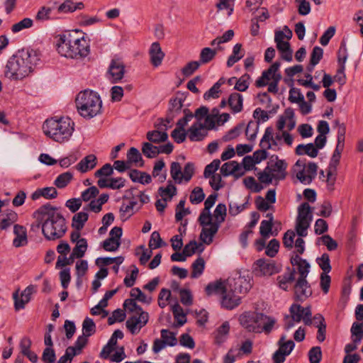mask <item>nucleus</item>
<instances>
[{
	"label": "nucleus",
	"mask_w": 363,
	"mask_h": 363,
	"mask_svg": "<svg viewBox=\"0 0 363 363\" xmlns=\"http://www.w3.org/2000/svg\"><path fill=\"white\" fill-rule=\"evenodd\" d=\"M58 208L50 203L40 206L33 213L38 220L37 228H42V233L48 240H55L64 236L67 232L66 220Z\"/></svg>",
	"instance_id": "1"
},
{
	"label": "nucleus",
	"mask_w": 363,
	"mask_h": 363,
	"mask_svg": "<svg viewBox=\"0 0 363 363\" xmlns=\"http://www.w3.org/2000/svg\"><path fill=\"white\" fill-rule=\"evenodd\" d=\"M39 50L23 48L18 50L8 60L5 68V76L11 79L20 80L28 76L40 60Z\"/></svg>",
	"instance_id": "2"
},
{
	"label": "nucleus",
	"mask_w": 363,
	"mask_h": 363,
	"mask_svg": "<svg viewBox=\"0 0 363 363\" xmlns=\"http://www.w3.org/2000/svg\"><path fill=\"white\" fill-rule=\"evenodd\" d=\"M77 32L68 33L60 36L57 44V50L62 56L77 59L84 57L89 54V45L84 38H79Z\"/></svg>",
	"instance_id": "3"
},
{
	"label": "nucleus",
	"mask_w": 363,
	"mask_h": 363,
	"mask_svg": "<svg viewBox=\"0 0 363 363\" xmlns=\"http://www.w3.org/2000/svg\"><path fill=\"white\" fill-rule=\"evenodd\" d=\"M74 125V122L69 118H52L44 122L43 130L45 135L54 141L63 143L68 140L72 135Z\"/></svg>",
	"instance_id": "4"
},
{
	"label": "nucleus",
	"mask_w": 363,
	"mask_h": 363,
	"mask_svg": "<svg viewBox=\"0 0 363 363\" xmlns=\"http://www.w3.org/2000/svg\"><path fill=\"white\" fill-rule=\"evenodd\" d=\"M76 106L80 116L91 118L101 112L102 101L99 95L91 90L80 91L75 100Z\"/></svg>",
	"instance_id": "5"
},
{
	"label": "nucleus",
	"mask_w": 363,
	"mask_h": 363,
	"mask_svg": "<svg viewBox=\"0 0 363 363\" xmlns=\"http://www.w3.org/2000/svg\"><path fill=\"white\" fill-rule=\"evenodd\" d=\"M243 279L239 278L238 280L234 281L233 288L232 284H230L229 289H225L223 294L221 306L222 307L232 310L238 306L241 303V296L240 294H245L247 292L250 288L248 283L245 284V286L242 285Z\"/></svg>",
	"instance_id": "6"
},
{
	"label": "nucleus",
	"mask_w": 363,
	"mask_h": 363,
	"mask_svg": "<svg viewBox=\"0 0 363 363\" xmlns=\"http://www.w3.org/2000/svg\"><path fill=\"white\" fill-rule=\"evenodd\" d=\"M294 168H298L296 172V178L304 184H309L316 177L318 165L313 162H309L307 165L306 160L299 159L296 161Z\"/></svg>",
	"instance_id": "7"
},
{
	"label": "nucleus",
	"mask_w": 363,
	"mask_h": 363,
	"mask_svg": "<svg viewBox=\"0 0 363 363\" xmlns=\"http://www.w3.org/2000/svg\"><path fill=\"white\" fill-rule=\"evenodd\" d=\"M281 270V265L270 259H259L253 265V272L257 277L272 276Z\"/></svg>",
	"instance_id": "8"
},
{
	"label": "nucleus",
	"mask_w": 363,
	"mask_h": 363,
	"mask_svg": "<svg viewBox=\"0 0 363 363\" xmlns=\"http://www.w3.org/2000/svg\"><path fill=\"white\" fill-rule=\"evenodd\" d=\"M279 349L274 353L272 359L274 362H284L286 357L289 355L295 347L293 340L286 341V335H283L278 341Z\"/></svg>",
	"instance_id": "9"
},
{
	"label": "nucleus",
	"mask_w": 363,
	"mask_h": 363,
	"mask_svg": "<svg viewBox=\"0 0 363 363\" xmlns=\"http://www.w3.org/2000/svg\"><path fill=\"white\" fill-rule=\"evenodd\" d=\"M289 312L291 316L296 323H299L303 320L304 323L307 325L312 324V313L310 306L304 308L299 304L293 303L289 308Z\"/></svg>",
	"instance_id": "10"
},
{
	"label": "nucleus",
	"mask_w": 363,
	"mask_h": 363,
	"mask_svg": "<svg viewBox=\"0 0 363 363\" xmlns=\"http://www.w3.org/2000/svg\"><path fill=\"white\" fill-rule=\"evenodd\" d=\"M148 320V313L143 311L130 317L127 320L125 325L130 333L135 335L147 323Z\"/></svg>",
	"instance_id": "11"
},
{
	"label": "nucleus",
	"mask_w": 363,
	"mask_h": 363,
	"mask_svg": "<svg viewBox=\"0 0 363 363\" xmlns=\"http://www.w3.org/2000/svg\"><path fill=\"white\" fill-rule=\"evenodd\" d=\"M36 291L35 285L30 284L21 293L19 297V289H17L13 294L14 300V308L16 311H19L25 308L26 304L31 299V295Z\"/></svg>",
	"instance_id": "12"
},
{
	"label": "nucleus",
	"mask_w": 363,
	"mask_h": 363,
	"mask_svg": "<svg viewBox=\"0 0 363 363\" xmlns=\"http://www.w3.org/2000/svg\"><path fill=\"white\" fill-rule=\"evenodd\" d=\"M125 74V65L119 59H113L108 67L107 75L112 84L120 82Z\"/></svg>",
	"instance_id": "13"
},
{
	"label": "nucleus",
	"mask_w": 363,
	"mask_h": 363,
	"mask_svg": "<svg viewBox=\"0 0 363 363\" xmlns=\"http://www.w3.org/2000/svg\"><path fill=\"white\" fill-rule=\"evenodd\" d=\"M282 139V133H276L274 135V130L272 127H267L265 130L264 135L262 136L259 146L264 147L269 149H273L274 150H279V147H278V142Z\"/></svg>",
	"instance_id": "14"
},
{
	"label": "nucleus",
	"mask_w": 363,
	"mask_h": 363,
	"mask_svg": "<svg viewBox=\"0 0 363 363\" xmlns=\"http://www.w3.org/2000/svg\"><path fill=\"white\" fill-rule=\"evenodd\" d=\"M289 101L291 103L299 104L300 111L303 115H307L311 112V104L304 100V96L299 89L295 87L290 89Z\"/></svg>",
	"instance_id": "15"
},
{
	"label": "nucleus",
	"mask_w": 363,
	"mask_h": 363,
	"mask_svg": "<svg viewBox=\"0 0 363 363\" xmlns=\"http://www.w3.org/2000/svg\"><path fill=\"white\" fill-rule=\"evenodd\" d=\"M312 294L311 286L306 278H298L294 285V295L297 301H303Z\"/></svg>",
	"instance_id": "16"
},
{
	"label": "nucleus",
	"mask_w": 363,
	"mask_h": 363,
	"mask_svg": "<svg viewBox=\"0 0 363 363\" xmlns=\"http://www.w3.org/2000/svg\"><path fill=\"white\" fill-rule=\"evenodd\" d=\"M163 119H161V123L157 125V128H162L164 126V130L160 131L158 130L148 131L147 133V139L152 143H160L165 142L168 139V134L166 132L167 130V125L164 123Z\"/></svg>",
	"instance_id": "17"
},
{
	"label": "nucleus",
	"mask_w": 363,
	"mask_h": 363,
	"mask_svg": "<svg viewBox=\"0 0 363 363\" xmlns=\"http://www.w3.org/2000/svg\"><path fill=\"white\" fill-rule=\"evenodd\" d=\"M184 99L182 98H172L169 101V107L168 108L165 122L170 123L174 118L177 116L182 111Z\"/></svg>",
	"instance_id": "18"
},
{
	"label": "nucleus",
	"mask_w": 363,
	"mask_h": 363,
	"mask_svg": "<svg viewBox=\"0 0 363 363\" xmlns=\"http://www.w3.org/2000/svg\"><path fill=\"white\" fill-rule=\"evenodd\" d=\"M274 160H276L275 163L271 164L272 173H274L276 180H283L286 175V169L287 164L284 160H279L277 155H272L270 158V162H274Z\"/></svg>",
	"instance_id": "19"
},
{
	"label": "nucleus",
	"mask_w": 363,
	"mask_h": 363,
	"mask_svg": "<svg viewBox=\"0 0 363 363\" xmlns=\"http://www.w3.org/2000/svg\"><path fill=\"white\" fill-rule=\"evenodd\" d=\"M280 65V62H275L269 67V68L263 71L262 76L256 80L255 86L257 87H263L267 86L269 83V81L272 79V74L279 71Z\"/></svg>",
	"instance_id": "20"
},
{
	"label": "nucleus",
	"mask_w": 363,
	"mask_h": 363,
	"mask_svg": "<svg viewBox=\"0 0 363 363\" xmlns=\"http://www.w3.org/2000/svg\"><path fill=\"white\" fill-rule=\"evenodd\" d=\"M203 124L194 123L188 130V136L191 141H201L207 135Z\"/></svg>",
	"instance_id": "21"
},
{
	"label": "nucleus",
	"mask_w": 363,
	"mask_h": 363,
	"mask_svg": "<svg viewBox=\"0 0 363 363\" xmlns=\"http://www.w3.org/2000/svg\"><path fill=\"white\" fill-rule=\"evenodd\" d=\"M15 238L13 240V245L16 247L25 246L28 244V236L26 228L21 225L16 224L13 226Z\"/></svg>",
	"instance_id": "22"
},
{
	"label": "nucleus",
	"mask_w": 363,
	"mask_h": 363,
	"mask_svg": "<svg viewBox=\"0 0 363 363\" xmlns=\"http://www.w3.org/2000/svg\"><path fill=\"white\" fill-rule=\"evenodd\" d=\"M291 264L293 266H296L299 273L298 278H306L310 269V264L304 259L298 255H293L291 257Z\"/></svg>",
	"instance_id": "23"
},
{
	"label": "nucleus",
	"mask_w": 363,
	"mask_h": 363,
	"mask_svg": "<svg viewBox=\"0 0 363 363\" xmlns=\"http://www.w3.org/2000/svg\"><path fill=\"white\" fill-rule=\"evenodd\" d=\"M149 54L150 56V62L154 67H158L161 65L164 57V53L162 52L159 43L155 42L152 43Z\"/></svg>",
	"instance_id": "24"
},
{
	"label": "nucleus",
	"mask_w": 363,
	"mask_h": 363,
	"mask_svg": "<svg viewBox=\"0 0 363 363\" xmlns=\"http://www.w3.org/2000/svg\"><path fill=\"white\" fill-rule=\"evenodd\" d=\"M218 228L219 223L217 222H213V223L209 225V228H207L206 226L203 227L200 234L201 240L206 245H210L213 242V236L218 232Z\"/></svg>",
	"instance_id": "25"
},
{
	"label": "nucleus",
	"mask_w": 363,
	"mask_h": 363,
	"mask_svg": "<svg viewBox=\"0 0 363 363\" xmlns=\"http://www.w3.org/2000/svg\"><path fill=\"white\" fill-rule=\"evenodd\" d=\"M97 164V159L94 155H89L84 157L76 166L79 172L84 173L94 169Z\"/></svg>",
	"instance_id": "26"
},
{
	"label": "nucleus",
	"mask_w": 363,
	"mask_h": 363,
	"mask_svg": "<svg viewBox=\"0 0 363 363\" xmlns=\"http://www.w3.org/2000/svg\"><path fill=\"white\" fill-rule=\"evenodd\" d=\"M295 269H292L284 273L283 275L278 276L277 280L279 287L284 291H287L289 285L295 279Z\"/></svg>",
	"instance_id": "27"
},
{
	"label": "nucleus",
	"mask_w": 363,
	"mask_h": 363,
	"mask_svg": "<svg viewBox=\"0 0 363 363\" xmlns=\"http://www.w3.org/2000/svg\"><path fill=\"white\" fill-rule=\"evenodd\" d=\"M295 153L297 155H307L314 158L318 156V150L315 147L314 144L311 143L306 145L300 144L296 147Z\"/></svg>",
	"instance_id": "28"
},
{
	"label": "nucleus",
	"mask_w": 363,
	"mask_h": 363,
	"mask_svg": "<svg viewBox=\"0 0 363 363\" xmlns=\"http://www.w3.org/2000/svg\"><path fill=\"white\" fill-rule=\"evenodd\" d=\"M239 320L240 324L249 332L256 331L255 324L259 323L257 320V315L254 317L249 313H245L240 316Z\"/></svg>",
	"instance_id": "29"
},
{
	"label": "nucleus",
	"mask_w": 363,
	"mask_h": 363,
	"mask_svg": "<svg viewBox=\"0 0 363 363\" xmlns=\"http://www.w3.org/2000/svg\"><path fill=\"white\" fill-rule=\"evenodd\" d=\"M242 95L237 92L232 93L228 101L229 106L235 113H239L242 110Z\"/></svg>",
	"instance_id": "30"
},
{
	"label": "nucleus",
	"mask_w": 363,
	"mask_h": 363,
	"mask_svg": "<svg viewBox=\"0 0 363 363\" xmlns=\"http://www.w3.org/2000/svg\"><path fill=\"white\" fill-rule=\"evenodd\" d=\"M225 287L221 280H217L214 282L209 283L205 289L206 294L208 296L216 294H222L225 291Z\"/></svg>",
	"instance_id": "31"
},
{
	"label": "nucleus",
	"mask_w": 363,
	"mask_h": 363,
	"mask_svg": "<svg viewBox=\"0 0 363 363\" xmlns=\"http://www.w3.org/2000/svg\"><path fill=\"white\" fill-rule=\"evenodd\" d=\"M87 211L79 212L74 215L72 220V227L77 230H81L85 223L88 220L89 215L86 213Z\"/></svg>",
	"instance_id": "32"
},
{
	"label": "nucleus",
	"mask_w": 363,
	"mask_h": 363,
	"mask_svg": "<svg viewBox=\"0 0 363 363\" xmlns=\"http://www.w3.org/2000/svg\"><path fill=\"white\" fill-rule=\"evenodd\" d=\"M88 248V243L86 238H81L76 243L75 247L72 250L71 253V258H82L84 256V254Z\"/></svg>",
	"instance_id": "33"
},
{
	"label": "nucleus",
	"mask_w": 363,
	"mask_h": 363,
	"mask_svg": "<svg viewBox=\"0 0 363 363\" xmlns=\"http://www.w3.org/2000/svg\"><path fill=\"white\" fill-rule=\"evenodd\" d=\"M257 320L259 321V323H264L262 330L267 334H269L272 331L276 323L274 318L267 316L263 313L257 314Z\"/></svg>",
	"instance_id": "34"
},
{
	"label": "nucleus",
	"mask_w": 363,
	"mask_h": 363,
	"mask_svg": "<svg viewBox=\"0 0 363 363\" xmlns=\"http://www.w3.org/2000/svg\"><path fill=\"white\" fill-rule=\"evenodd\" d=\"M241 169L240 164L236 161L224 163L220 168V173L224 177L233 174Z\"/></svg>",
	"instance_id": "35"
},
{
	"label": "nucleus",
	"mask_w": 363,
	"mask_h": 363,
	"mask_svg": "<svg viewBox=\"0 0 363 363\" xmlns=\"http://www.w3.org/2000/svg\"><path fill=\"white\" fill-rule=\"evenodd\" d=\"M205 269V261L201 257H199L191 264V274L192 279L199 278Z\"/></svg>",
	"instance_id": "36"
},
{
	"label": "nucleus",
	"mask_w": 363,
	"mask_h": 363,
	"mask_svg": "<svg viewBox=\"0 0 363 363\" xmlns=\"http://www.w3.org/2000/svg\"><path fill=\"white\" fill-rule=\"evenodd\" d=\"M127 162L131 166V164H138L140 162L139 167H143L144 165V161L143 160L142 155L139 150L135 147H130L127 153Z\"/></svg>",
	"instance_id": "37"
},
{
	"label": "nucleus",
	"mask_w": 363,
	"mask_h": 363,
	"mask_svg": "<svg viewBox=\"0 0 363 363\" xmlns=\"http://www.w3.org/2000/svg\"><path fill=\"white\" fill-rule=\"evenodd\" d=\"M315 319H319V323L316 325V328H318L316 339L318 342H323L325 340L326 334V323L325 318L321 314L317 313Z\"/></svg>",
	"instance_id": "38"
},
{
	"label": "nucleus",
	"mask_w": 363,
	"mask_h": 363,
	"mask_svg": "<svg viewBox=\"0 0 363 363\" xmlns=\"http://www.w3.org/2000/svg\"><path fill=\"white\" fill-rule=\"evenodd\" d=\"M216 54V49L204 48L201 50L199 62H201V65L207 64L214 59Z\"/></svg>",
	"instance_id": "39"
},
{
	"label": "nucleus",
	"mask_w": 363,
	"mask_h": 363,
	"mask_svg": "<svg viewBox=\"0 0 363 363\" xmlns=\"http://www.w3.org/2000/svg\"><path fill=\"white\" fill-rule=\"evenodd\" d=\"M230 331V325L228 322H224L216 331L215 341L217 344L220 345L225 342L226 336Z\"/></svg>",
	"instance_id": "40"
},
{
	"label": "nucleus",
	"mask_w": 363,
	"mask_h": 363,
	"mask_svg": "<svg viewBox=\"0 0 363 363\" xmlns=\"http://www.w3.org/2000/svg\"><path fill=\"white\" fill-rule=\"evenodd\" d=\"M73 174L70 172H64L60 174L55 180L54 184L59 189L66 187L68 184L72 180Z\"/></svg>",
	"instance_id": "41"
},
{
	"label": "nucleus",
	"mask_w": 363,
	"mask_h": 363,
	"mask_svg": "<svg viewBox=\"0 0 363 363\" xmlns=\"http://www.w3.org/2000/svg\"><path fill=\"white\" fill-rule=\"evenodd\" d=\"M18 219L17 213L13 211H10L6 215V216L0 221V229L6 230L13 223H14Z\"/></svg>",
	"instance_id": "42"
},
{
	"label": "nucleus",
	"mask_w": 363,
	"mask_h": 363,
	"mask_svg": "<svg viewBox=\"0 0 363 363\" xmlns=\"http://www.w3.org/2000/svg\"><path fill=\"white\" fill-rule=\"evenodd\" d=\"M347 58V48L345 43H342L340 48L337 52V59L338 63L340 64V67L338 69V73L343 74L345 69V62Z\"/></svg>",
	"instance_id": "43"
},
{
	"label": "nucleus",
	"mask_w": 363,
	"mask_h": 363,
	"mask_svg": "<svg viewBox=\"0 0 363 363\" xmlns=\"http://www.w3.org/2000/svg\"><path fill=\"white\" fill-rule=\"evenodd\" d=\"M142 152L147 158L156 157L159 155L158 147L153 145L151 143H143Z\"/></svg>",
	"instance_id": "44"
},
{
	"label": "nucleus",
	"mask_w": 363,
	"mask_h": 363,
	"mask_svg": "<svg viewBox=\"0 0 363 363\" xmlns=\"http://www.w3.org/2000/svg\"><path fill=\"white\" fill-rule=\"evenodd\" d=\"M316 262L318 263L320 268L323 270V273L328 274L331 271L332 267L330 265V259L328 254L323 253L321 257L316 259Z\"/></svg>",
	"instance_id": "45"
},
{
	"label": "nucleus",
	"mask_w": 363,
	"mask_h": 363,
	"mask_svg": "<svg viewBox=\"0 0 363 363\" xmlns=\"http://www.w3.org/2000/svg\"><path fill=\"white\" fill-rule=\"evenodd\" d=\"M96 332V325L90 318H86L82 323V333L86 337H90Z\"/></svg>",
	"instance_id": "46"
},
{
	"label": "nucleus",
	"mask_w": 363,
	"mask_h": 363,
	"mask_svg": "<svg viewBox=\"0 0 363 363\" xmlns=\"http://www.w3.org/2000/svg\"><path fill=\"white\" fill-rule=\"evenodd\" d=\"M194 172L195 168L194 163L187 162L184 166V172L182 174L181 178H179V181H178V184L182 183L183 179L186 182H189L194 174Z\"/></svg>",
	"instance_id": "47"
},
{
	"label": "nucleus",
	"mask_w": 363,
	"mask_h": 363,
	"mask_svg": "<svg viewBox=\"0 0 363 363\" xmlns=\"http://www.w3.org/2000/svg\"><path fill=\"white\" fill-rule=\"evenodd\" d=\"M33 20L30 18H25L21 21L13 24L11 27V31L14 33L20 32L21 30L33 26Z\"/></svg>",
	"instance_id": "48"
},
{
	"label": "nucleus",
	"mask_w": 363,
	"mask_h": 363,
	"mask_svg": "<svg viewBox=\"0 0 363 363\" xmlns=\"http://www.w3.org/2000/svg\"><path fill=\"white\" fill-rule=\"evenodd\" d=\"M205 194L203 189L199 186L195 187L190 195L189 200L193 204H198L203 201Z\"/></svg>",
	"instance_id": "49"
},
{
	"label": "nucleus",
	"mask_w": 363,
	"mask_h": 363,
	"mask_svg": "<svg viewBox=\"0 0 363 363\" xmlns=\"http://www.w3.org/2000/svg\"><path fill=\"white\" fill-rule=\"evenodd\" d=\"M201 65V62L199 61H191L182 69V74L184 77H190L199 68Z\"/></svg>",
	"instance_id": "50"
},
{
	"label": "nucleus",
	"mask_w": 363,
	"mask_h": 363,
	"mask_svg": "<svg viewBox=\"0 0 363 363\" xmlns=\"http://www.w3.org/2000/svg\"><path fill=\"white\" fill-rule=\"evenodd\" d=\"M166 243L162 240L160 233L157 231H154L149 241V247L150 249H157L162 246H165Z\"/></svg>",
	"instance_id": "51"
},
{
	"label": "nucleus",
	"mask_w": 363,
	"mask_h": 363,
	"mask_svg": "<svg viewBox=\"0 0 363 363\" xmlns=\"http://www.w3.org/2000/svg\"><path fill=\"white\" fill-rule=\"evenodd\" d=\"M158 191L162 198L168 196L169 200L177 194V188L171 181L168 182L167 187H160Z\"/></svg>",
	"instance_id": "52"
},
{
	"label": "nucleus",
	"mask_w": 363,
	"mask_h": 363,
	"mask_svg": "<svg viewBox=\"0 0 363 363\" xmlns=\"http://www.w3.org/2000/svg\"><path fill=\"white\" fill-rule=\"evenodd\" d=\"M99 191L95 186H92L86 190H84L81 195L82 201H89L92 199H95L96 196L99 194Z\"/></svg>",
	"instance_id": "53"
},
{
	"label": "nucleus",
	"mask_w": 363,
	"mask_h": 363,
	"mask_svg": "<svg viewBox=\"0 0 363 363\" xmlns=\"http://www.w3.org/2000/svg\"><path fill=\"white\" fill-rule=\"evenodd\" d=\"M220 164V161L218 159L213 160L209 164L206 166L203 172V177L205 178H209L211 176L215 174V172L218 169Z\"/></svg>",
	"instance_id": "54"
},
{
	"label": "nucleus",
	"mask_w": 363,
	"mask_h": 363,
	"mask_svg": "<svg viewBox=\"0 0 363 363\" xmlns=\"http://www.w3.org/2000/svg\"><path fill=\"white\" fill-rule=\"evenodd\" d=\"M161 337L163 341H167L166 345L169 346H174L177 343V340L175 334L168 330L162 329L161 330Z\"/></svg>",
	"instance_id": "55"
},
{
	"label": "nucleus",
	"mask_w": 363,
	"mask_h": 363,
	"mask_svg": "<svg viewBox=\"0 0 363 363\" xmlns=\"http://www.w3.org/2000/svg\"><path fill=\"white\" fill-rule=\"evenodd\" d=\"M311 213V206L307 202L301 203L298 208L297 220H308Z\"/></svg>",
	"instance_id": "56"
},
{
	"label": "nucleus",
	"mask_w": 363,
	"mask_h": 363,
	"mask_svg": "<svg viewBox=\"0 0 363 363\" xmlns=\"http://www.w3.org/2000/svg\"><path fill=\"white\" fill-rule=\"evenodd\" d=\"M308 358L310 363H320L322 359L320 347H313L308 352Z\"/></svg>",
	"instance_id": "57"
},
{
	"label": "nucleus",
	"mask_w": 363,
	"mask_h": 363,
	"mask_svg": "<svg viewBox=\"0 0 363 363\" xmlns=\"http://www.w3.org/2000/svg\"><path fill=\"white\" fill-rule=\"evenodd\" d=\"M311 220V216H310L309 220H297L296 230L297 234L299 236L305 237L307 235L306 230L309 228Z\"/></svg>",
	"instance_id": "58"
},
{
	"label": "nucleus",
	"mask_w": 363,
	"mask_h": 363,
	"mask_svg": "<svg viewBox=\"0 0 363 363\" xmlns=\"http://www.w3.org/2000/svg\"><path fill=\"white\" fill-rule=\"evenodd\" d=\"M279 248V242L277 239H272L266 247L265 254L269 257H274Z\"/></svg>",
	"instance_id": "59"
},
{
	"label": "nucleus",
	"mask_w": 363,
	"mask_h": 363,
	"mask_svg": "<svg viewBox=\"0 0 363 363\" xmlns=\"http://www.w3.org/2000/svg\"><path fill=\"white\" fill-rule=\"evenodd\" d=\"M121 245V242L113 238H108L103 242V247L106 251L114 252L117 250Z\"/></svg>",
	"instance_id": "60"
},
{
	"label": "nucleus",
	"mask_w": 363,
	"mask_h": 363,
	"mask_svg": "<svg viewBox=\"0 0 363 363\" xmlns=\"http://www.w3.org/2000/svg\"><path fill=\"white\" fill-rule=\"evenodd\" d=\"M250 77L248 74H243L240 79H236V83L234 89L239 91H245L249 86L248 80Z\"/></svg>",
	"instance_id": "61"
},
{
	"label": "nucleus",
	"mask_w": 363,
	"mask_h": 363,
	"mask_svg": "<svg viewBox=\"0 0 363 363\" xmlns=\"http://www.w3.org/2000/svg\"><path fill=\"white\" fill-rule=\"evenodd\" d=\"M130 296L142 303L147 304H150L152 301V298L150 297L147 298L139 288H133L130 291Z\"/></svg>",
	"instance_id": "62"
},
{
	"label": "nucleus",
	"mask_w": 363,
	"mask_h": 363,
	"mask_svg": "<svg viewBox=\"0 0 363 363\" xmlns=\"http://www.w3.org/2000/svg\"><path fill=\"white\" fill-rule=\"evenodd\" d=\"M125 316L126 315L125 312L123 310L118 308L112 313L111 316L108 317V324L111 325L117 321L123 322L125 320Z\"/></svg>",
	"instance_id": "63"
},
{
	"label": "nucleus",
	"mask_w": 363,
	"mask_h": 363,
	"mask_svg": "<svg viewBox=\"0 0 363 363\" xmlns=\"http://www.w3.org/2000/svg\"><path fill=\"white\" fill-rule=\"evenodd\" d=\"M42 360L45 363H54L56 360L55 352L52 347H45L42 354Z\"/></svg>",
	"instance_id": "64"
}]
</instances>
